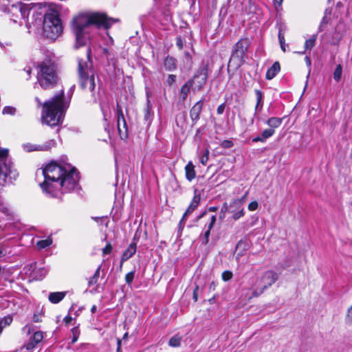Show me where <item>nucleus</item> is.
Instances as JSON below:
<instances>
[{"label": "nucleus", "instance_id": "nucleus-46", "mask_svg": "<svg viewBox=\"0 0 352 352\" xmlns=\"http://www.w3.org/2000/svg\"><path fill=\"white\" fill-rule=\"evenodd\" d=\"M265 290V289H263V287L261 286H260V287L258 289H253L252 295L250 298L259 296L264 292Z\"/></svg>", "mask_w": 352, "mask_h": 352}, {"label": "nucleus", "instance_id": "nucleus-5", "mask_svg": "<svg viewBox=\"0 0 352 352\" xmlns=\"http://www.w3.org/2000/svg\"><path fill=\"white\" fill-rule=\"evenodd\" d=\"M250 44V39L248 37H243L234 45L227 67L229 78L233 76L234 71L245 64Z\"/></svg>", "mask_w": 352, "mask_h": 352}, {"label": "nucleus", "instance_id": "nucleus-7", "mask_svg": "<svg viewBox=\"0 0 352 352\" xmlns=\"http://www.w3.org/2000/svg\"><path fill=\"white\" fill-rule=\"evenodd\" d=\"M43 34L47 38L54 41L63 31L60 13L54 8H50L44 14L43 23Z\"/></svg>", "mask_w": 352, "mask_h": 352}, {"label": "nucleus", "instance_id": "nucleus-56", "mask_svg": "<svg viewBox=\"0 0 352 352\" xmlns=\"http://www.w3.org/2000/svg\"><path fill=\"white\" fill-rule=\"evenodd\" d=\"M210 235V231L206 230L204 233V241H203V243L206 245L208 244L209 241V237Z\"/></svg>", "mask_w": 352, "mask_h": 352}, {"label": "nucleus", "instance_id": "nucleus-11", "mask_svg": "<svg viewBox=\"0 0 352 352\" xmlns=\"http://www.w3.org/2000/svg\"><path fill=\"white\" fill-rule=\"evenodd\" d=\"M278 274L275 272L268 270L265 272L261 278L256 279V284L261 286L263 289H266L274 284L278 280Z\"/></svg>", "mask_w": 352, "mask_h": 352}, {"label": "nucleus", "instance_id": "nucleus-24", "mask_svg": "<svg viewBox=\"0 0 352 352\" xmlns=\"http://www.w3.org/2000/svg\"><path fill=\"white\" fill-rule=\"evenodd\" d=\"M100 269H101V265H99L97 267V269L96 270L94 275L89 278V279L88 280V283H87L89 287L94 285L98 283V278L100 276Z\"/></svg>", "mask_w": 352, "mask_h": 352}, {"label": "nucleus", "instance_id": "nucleus-59", "mask_svg": "<svg viewBox=\"0 0 352 352\" xmlns=\"http://www.w3.org/2000/svg\"><path fill=\"white\" fill-rule=\"evenodd\" d=\"M248 195V192H246L245 194L242 197L237 199H239L241 201L242 205L243 204Z\"/></svg>", "mask_w": 352, "mask_h": 352}, {"label": "nucleus", "instance_id": "nucleus-45", "mask_svg": "<svg viewBox=\"0 0 352 352\" xmlns=\"http://www.w3.org/2000/svg\"><path fill=\"white\" fill-rule=\"evenodd\" d=\"M176 46L179 50H182L184 47V40L181 36H178L176 38Z\"/></svg>", "mask_w": 352, "mask_h": 352}, {"label": "nucleus", "instance_id": "nucleus-15", "mask_svg": "<svg viewBox=\"0 0 352 352\" xmlns=\"http://www.w3.org/2000/svg\"><path fill=\"white\" fill-rule=\"evenodd\" d=\"M136 250L137 243L135 242L131 243L128 248L122 253L121 262L123 263L132 257L135 254Z\"/></svg>", "mask_w": 352, "mask_h": 352}, {"label": "nucleus", "instance_id": "nucleus-64", "mask_svg": "<svg viewBox=\"0 0 352 352\" xmlns=\"http://www.w3.org/2000/svg\"><path fill=\"white\" fill-rule=\"evenodd\" d=\"M185 55H186V57H188L189 60L191 61V60H192L191 54L189 52H187L185 53Z\"/></svg>", "mask_w": 352, "mask_h": 352}, {"label": "nucleus", "instance_id": "nucleus-52", "mask_svg": "<svg viewBox=\"0 0 352 352\" xmlns=\"http://www.w3.org/2000/svg\"><path fill=\"white\" fill-rule=\"evenodd\" d=\"M346 320L347 322H352V305L351 307L348 309Z\"/></svg>", "mask_w": 352, "mask_h": 352}, {"label": "nucleus", "instance_id": "nucleus-4", "mask_svg": "<svg viewBox=\"0 0 352 352\" xmlns=\"http://www.w3.org/2000/svg\"><path fill=\"white\" fill-rule=\"evenodd\" d=\"M87 60L78 59V79L80 88L83 90L88 89L94 94L96 88L95 75L93 62L91 59V49H87Z\"/></svg>", "mask_w": 352, "mask_h": 352}, {"label": "nucleus", "instance_id": "nucleus-19", "mask_svg": "<svg viewBox=\"0 0 352 352\" xmlns=\"http://www.w3.org/2000/svg\"><path fill=\"white\" fill-rule=\"evenodd\" d=\"M67 292H51L49 294L48 300L53 304L60 302L66 296Z\"/></svg>", "mask_w": 352, "mask_h": 352}, {"label": "nucleus", "instance_id": "nucleus-31", "mask_svg": "<svg viewBox=\"0 0 352 352\" xmlns=\"http://www.w3.org/2000/svg\"><path fill=\"white\" fill-rule=\"evenodd\" d=\"M71 332L72 333V343L74 344L78 340L79 336L80 334L78 326L73 327L71 329Z\"/></svg>", "mask_w": 352, "mask_h": 352}, {"label": "nucleus", "instance_id": "nucleus-18", "mask_svg": "<svg viewBox=\"0 0 352 352\" xmlns=\"http://www.w3.org/2000/svg\"><path fill=\"white\" fill-rule=\"evenodd\" d=\"M280 65L279 62L276 61L273 63V65L267 69L265 78L267 80L273 79L280 72Z\"/></svg>", "mask_w": 352, "mask_h": 352}, {"label": "nucleus", "instance_id": "nucleus-13", "mask_svg": "<svg viewBox=\"0 0 352 352\" xmlns=\"http://www.w3.org/2000/svg\"><path fill=\"white\" fill-rule=\"evenodd\" d=\"M204 107V99L197 101L190 109V117L192 120V124L197 123L200 118V114Z\"/></svg>", "mask_w": 352, "mask_h": 352}, {"label": "nucleus", "instance_id": "nucleus-33", "mask_svg": "<svg viewBox=\"0 0 352 352\" xmlns=\"http://www.w3.org/2000/svg\"><path fill=\"white\" fill-rule=\"evenodd\" d=\"M233 277L232 272L230 270H225L221 274L222 280L224 281H228L231 280Z\"/></svg>", "mask_w": 352, "mask_h": 352}, {"label": "nucleus", "instance_id": "nucleus-3", "mask_svg": "<svg viewBox=\"0 0 352 352\" xmlns=\"http://www.w3.org/2000/svg\"><path fill=\"white\" fill-rule=\"evenodd\" d=\"M35 67L37 81L43 89H52L58 86L60 78L58 64L55 60L47 56L38 61Z\"/></svg>", "mask_w": 352, "mask_h": 352}, {"label": "nucleus", "instance_id": "nucleus-12", "mask_svg": "<svg viewBox=\"0 0 352 352\" xmlns=\"http://www.w3.org/2000/svg\"><path fill=\"white\" fill-rule=\"evenodd\" d=\"M201 195L197 189L194 190V196L188 205V208H186V211L183 214L179 225V226H182V224L187 219L188 217L193 212V211L199 206L201 202Z\"/></svg>", "mask_w": 352, "mask_h": 352}, {"label": "nucleus", "instance_id": "nucleus-1", "mask_svg": "<svg viewBox=\"0 0 352 352\" xmlns=\"http://www.w3.org/2000/svg\"><path fill=\"white\" fill-rule=\"evenodd\" d=\"M69 104L65 101V91L61 89L51 100L43 104L41 119L47 125L56 126L60 124Z\"/></svg>", "mask_w": 352, "mask_h": 352}, {"label": "nucleus", "instance_id": "nucleus-8", "mask_svg": "<svg viewBox=\"0 0 352 352\" xmlns=\"http://www.w3.org/2000/svg\"><path fill=\"white\" fill-rule=\"evenodd\" d=\"M43 175L45 179L61 180L63 178L71 177L75 182H79L80 173L74 166L67 170L65 166L56 162L52 161L43 168Z\"/></svg>", "mask_w": 352, "mask_h": 352}, {"label": "nucleus", "instance_id": "nucleus-43", "mask_svg": "<svg viewBox=\"0 0 352 352\" xmlns=\"http://www.w3.org/2000/svg\"><path fill=\"white\" fill-rule=\"evenodd\" d=\"M226 212H228L229 213L234 212V210L229 208V206H228L227 203L225 202L221 207V213L223 214V216H224Z\"/></svg>", "mask_w": 352, "mask_h": 352}, {"label": "nucleus", "instance_id": "nucleus-34", "mask_svg": "<svg viewBox=\"0 0 352 352\" xmlns=\"http://www.w3.org/2000/svg\"><path fill=\"white\" fill-rule=\"evenodd\" d=\"M232 219L234 221L239 220L240 218L243 217L245 215L244 208H241L238 211H235L234 212H232Z\"/></svg>", "mask_w": 352, "mask_h": 352}, {"label": "nucleus", "instance_id": "nucleus-21", "mask_svg": "<svg viewBox=\"0 0 352 352\" xmlns=\"http://www.w3.org/2000/svg\"><path fill=\"white\" fill-rule=\"evenodd\" d=\"M76 36L75 47L78 48L86 45V38L84 34V31H73Z\"/></svg>", "mask_w": 352, "mask_h": 352}, {"label": "nucleus", "instance_id": "nucleus-63", "mask_svg": "<svg viewBox=\"0 0 352 352\" xmlns=\"http://www.w3.org/2000/svg\"><path fill=\"white\" fill-rule=\"evenodd\" d=\"M259 136H260V138L261 139V142H265L266 141V140H267L266 138L263 137L262 133Z\"/></svg>", "mask_w": 352, "mask_h": 352}, {"label": "nucleus", "instance_id": "nucleus-44", "mask_svg": "<svg viewBox=\"0 0 352 352\" xmlns=\"http://www.w3.org/2000/svg\"><path fill=\"white\" fill-rule=\"evenodd\" d=\"M258 208V203L256 201H251L248 206V208L250 211H254L257 210Z\"/></svg>", "mask_w": 352, "mask_h": 352}, {"label": "nucleus", "instance_id": "nucleus-55", "mask_svg": "<svg viewBox=\"0 0 352 352\" xmlns=\"http://www.w3.org/2000/svg\"><path fill=\"white\" fill-rule=\"evenodd\" d=\"M198 290H199V286L196 285L195 289H193V294H192V298L195 302H197L198 300Z\"/></svg>", "mask_w": 352, "mask_h": 352}, {"label": "nucleus", "instance_id": "nucleus-49", "mask_svg": "<svg viewBox=\"0 0 352 352\" xmlns=\"http://www.w3.org/2000/svg\"><path fill=\"white\" fill-rule=\"evenodd\" d=\"M3 113L12 115L15 113V109L12 107H5L3 109Z\"/></svg>", "mask_w": 352, "mask_h": 352}, {"label": "nucleus", "instance_id": "nucleus-41", "mask_svg": "<svg viewBox=\"0 0 352 352\" xmlns=\"http://www.w3.org/2000/svg\"><path fill=\"white\" fill-rule=\"evenodd\" d=\"M233 142L230 140H224L221 143V146L224 148H230L233 146Z\"/></svg>", "mask_w": 352, "mask_h": 352}, {"label": "nucleus", "instance_id": "nucleus-50", "mask_svg": "<svg viewBox=\"0 0 352 352\" xmlns=\"http://www.w3.org/2000/svg\"><path fill=\"white\" fill-rule=\"evenodd\" d=\"M36 346V344L32 340L25 345V348L28 351L33 350Z\"/></svg>", "mask_w": 352, "mask_h": 352}, {"label": "nucleus", "instance_id": "nucleus-2", "mask_svg": "<svg viewBox=\"0 0 352 352\" xmlns=\"http://www.w3.org/2000/svg\"><path fill=\"white\" fill-rule=\"evenodd\" d=\"M119 21V19L109 17L104 12H95L89 14H79L73 19L72 31H84L86 28L90 25H94L98 29L103 28L108 30L113 23Z\"/></svg>", "mask_w": 352, "mask_h": 352}, {"label": "nucleus", "instance_id": "nucleus-16", "mask_svg": "<svg viewBox=\"0 0 352 352\" xmlns=\"http://www.w3.org/2000/svg\"><path fill=\"white\" fill-rule=\"evenodd\" d=\"M190 89H192V81L188 80L182 86L179 90V96L180 100L184 102L186 100Z\"/></svg>", "mask_w": 352, "mask_h": 352}, {"label": "nucleus", "instance_id": "nucleus-20", "mask_svg": "<svg viewBox=\"0 0 352 352\" xmlns=\"http://www.w3.org/2000/svg\"><path fill=\"white\" fill-rule=\"evenodd\" d=\"M256 99V103L254 107L255 114L256 113L257 111H261L263 109V93L262 91L259 89H255L254 90Z\"/></svg>", "mask_w": 352, "mask_h": 352}, {"label": "nucleus", "instance_id": "nucleus-61", "mask_svg": "<svg viewBox=\"0 0 352 352\" xmlns=\"http://www.w3.org/2000/svg\"><path fill=\"white\" fill-rule=\"evenodd\" d=\"M261 139L260 138V136H259V135H258V136H256V137H255V138H254L252 139V142H261Z\"/></svg>", "mask_w": 352, "mask_h": 352}, {"label": "nucleus", "instance_id": "nucleus-14", "mask_svg": "<svg viewBox=\"0 0 352 352\" xmlns=\"http://www.w3.org/2000/svg\"><path fill=\"white\" fill-rule=\"evenodd\" d=\"M278 27V38L280 43V49L283 52H286V44L285 38V33L287 30V26L285 23H280L277 24Z\"/></svg>", "mask_w": 352, "mask_h": 352}, {"label": "nucleus", "instance_id": "nucleus-10", "mask_svg": "<svg viewBox=\"0 0 352 352\" xmlns=\"http://www.w3.org/2000/svg\"><path fill=\"white\" fill-rule=\"evenodd\" d=\"M117 128L121 139L128 138V127L121 105L116 104Z\"/></svg>", "mask_w": 352, "mask_h": 352}, {"label": "nucleus", "instance_id": "nucleus-22", "mask_svg": "<svg viewBox=\"0 0 352 352\" xmlns=\"http://www.w3.org/2000/svg\"><path fill=\"white\" fill-rule=\"evenodd\" d=\"M164 65L166 70L173 71L176 69V59L172 56H168L164 60Z\"/></svg>", "mask_w": 352, "mask_h": 352}, {"label": "nucleus", "instance_id": "nucleus-36", "mask_svg": "<svg viewBox=\"0 0 352 352\" xmlns=\"http://www.w3.org/2000/svg\"><path fill=\"white\" fill-rule=\"evenodd\" d=\"M44 316V314L42 311L34 313L32 316V320L34 322H42V317Z\"/></svg>", "mask_w": 352, "mask_h": 352}, {"label": "nucleus", "instance_id": "nucleus-42", "mask_svg": "<svg viewBox=\"0 0 352 352\" xmlns=\"http://www.w3.org/2000/svg\"><path fill=\"white\" fill-rule=\"evenodd\" d=\"M275 133V130L273 129H266L263 132V136L265 137L266 139L272 137Z\"/></svg>", "mask_w": 352, "mask_h": 352}, {"label": "nucleus", "instance_id": "nucleus-38", "mask_svg": "<svg viewBox=\"0 0 352 352\" xmlns=\"http://www.w3.org/2000/svg\"><path fill=\"white\" fill-rule=\"evenodd\" d=\"M112 250H113V247H112V245L111 244V243H107L106 244V245L104 246V248H103L102 250V255L104 256V255L110 254L112 252Z\"/></svg>", "mask_w": 352, "mask_h": 352}, {"label": "nucleus", "instance_id": "nucleus-58", "mask_svg": "<svg viewBox=\"0 0 352 352\" xmlns=\"http://www.w3.org/2000/svg\"><path fill=\"white\" fill-rule=\"evenodd\" d=\"M117 352H122L121 350V340L120 338L117 339Z\"/></svg>", "mask_w": 352, "mask_h": 352}, {"label": "nucleus", "instance_id": "nucleus-17", "mask_svg": "<svg viewBox=\"0 0 352 352\" xmlns=\"http://www.w3.org/2000/svg\"><path fill=\"white\" fill-rule=\"evenodd\" d=\"M185 176L188 182L192 181L196 177L195 166L191 161H189L185 166Z\"/></svg>", "mask_w": 352, "mask_h": 352}, {"label": "nucleus", "instance_id": "nucleus-29", "mask_svg": "<svg viewBox=\"0 0 352 352\" xmlns=\"http://www.w3.org/2000/svg\"><path fill=\"white\" fill-rule=\"evenodd\" d=\"M342 74V67L340 64L338 65L333 72V79L336 82H339L341 79Z\"/></svg>", "mask_w": 352, "mask_h": 352}, {"label": "nucleus", "instance_id": "nucleus-60", "mask_svg": "<svg viewBox=\"0 0 352 352\" xmlns=\"http://www.w3.org/2000/svg\"><path fill=\"white\" fill-rule=\"evenodd\" d=\"M305 60L306 63H307L309 66H310V65H311V59H310V58H309V56H306V57L305 58Z\"/></svg>", "mask_w": 352, "mask_h": 352}, {"label": "nucleus", "instance_id": "nucleus-39", "mask_svg": "<svg viewBox=\"0 0 352 352\" xmlns=\"http://www.w3.org/2000/svg\"><path fill=\"white\" fill-rule=\"evenodd\" d=\"M175 81H176V76L174 74H168L165 83L167 86L171 87Z\"/></svg>", "mask_w": 352, "mask_h": 352}, {"label": "nucleus", "instance_id": "nucleus-48", "mask_svg": "<svg viewBox=\"0 0 352 352\" xmlns=\"http://www.w3.org/2000/svg\"><path fill=\"white\" fill-rule=\"evenodd\" d=\"M216 220H217L216 215H212L210 217V223L208 225L207 230L211 231V230L212 229V228H213V226H214V223L216 222Z\"/></svg>", "mask_w": 352, "mask_h": 352}, {"label": "nucleus", "instance_id": "nucleus-57", "mask_svg": "<svg viewBox=\"0 0 352 352\" xmlns=\"http://www.w3.org/2000/svg\"><path fill=\"white\" fill-rule=\"evenodd\" d=\"M73 318L71 316L67 315L63 318V321L65 323V325H69L72 321Z\"/></svg>", "mask_w": 352, "mask_h": 352}, {"label": "nucleus", "instance_id": "nucleus-53", "mask_svg": "<svg viewBox=\"0 0 352 352\" xmlns=\"http://www.w3.org/2000/svg\"><path fill=\"white\" fill-rule=\"evenodd\" d=\"M225 108H226V104L224 102L221 104L220 105H219L217 109V114H219V115L223 114L224 112Z\"/></svg>", "mask_w": 352, "mask_h": 352}, {"label": "nucleus", "instance_id": "nucleus-51", "mask_svg": "<svg viewBox=\"0 0 352 352\" xmlns=\"http://www.w3.org/2000/svg\"><path fill=\"white\" fill-rule=\"evenodd\" d=\"M248 244L245 241L241 239L236 244V248H242L243 250H245L247 248Z\"/></svg>", "mask_w": 352, "mask_h": 352}, {"label": "nucleus", "instance_id": "nucleus-62", "mask_svg": "<svg viewBox=\"0 0 352 352\" xmlns=\"http://www.w3.org/2000/svg\"><path fill=\"white\" fill-rule=\"evenodd\" d=\"M96 309H97L96 306L95 305H94L91 307V312L92 314H94V313L96 311Z\"/></svg>", "mask_w": 352, "mask_h": 352}, {"label": "nucleus", "instance_id": "nucleus-47", "mask_svg": "<svg viewBox=\"0 0 352 352\" xmlns=\"http://www.w3.org/2000/svg\"><path fill=\"white\" fill-rule=\"evenodd\" d=\"M8 149L0 148V160H6L8 156Z\"/></svg>", "mask_w": 352, "mask_h": 352}, {"label": "nucleus", "instance_id": "nucleus-54", "mask_svg": "<svg viewBox=\"0 0 352 352\" xmlns=\"http://www.w3.org/2000/svg\"><path fill=\"white\" fill-rule=\"evenodd\" d=\"M6 178L7 173L2 170V168L0 166V181L2 180L5 183L6 181Z\"/></svg>", "mask_w": 352, "mask_h": 352}, {"label": "nucleus", "instance_id": "nucleus-35", "mask_svg": "<svg viewBox=\"0 0 352 352\" xmlns=\"http://www.w3.org/2000/svg\"><path fill=\"white\" fill-rule=\"evenodd\" d=\"M12 322V318L11 316H6L0 320V323L4 329L7 326L10 325Z\"/></svg>", "mask_w": 352, "mask_h": 352}, {"label": "nucleus", "instance_id": "nucleus-40", "mask_svg": "<svg viewBox=\"0 0 352 352\" xmlns=\"http://www.w3.org/2000/svg\"><path fill=\"white\" fill-rule=\"evenodd\" d=\"M218 210V207L217 206H210L208 208L207 210L203 212L201 214H200L197 218V220H199L201 219V218H203L207 213V211H209V212H217Z\"/></svg>", "mask_w": 352, "mask_h": 352}, {"label": "nucleus", "instance_id": "nucleus-28", "mask_svg": "<svg viewBox=\"0 0 352 352\" xmlns=\"http://www.w3.org/2000/svg\"><path fill=\"white\" fill-rule=\"evenodd\" d=\"M43 339V333L41 331H37L34 333L31 340L35 343L36 345L40 343Z\"/></svg>", "mask_w": 352, "mask_h": 352}, {"label": "nucleus", "instance_id": "nucleus-37", "mask_svg": "<svg viewBox=\"0 0 352 352\" xmlns=\"http://www.w3.org/2000/svg\"><path fill=\"white\" fill-rule=\"evenodd\" d=\"M134 277H135V272L134 271L129 272L125 275V281L128 285H130L132 283V282L134 279Z\"/></svg>", "mask_w": 352, "mask_h": 352}, {"label": "nucleus", "instance_id": "nucleus-27", "mask_svg": "<svg viewBox=\"0 0 352 352\" xmlns=\"http://www.w3.org/2000/svg\"><path fill=\"white\" fill-rule=\"evenodd\" d=\"M52 243V239L50 237L40 240L36 243V246L38 249L42 250L44 249L48 246H50Z\"/></svg>", "mask_w": 352, "mask_h": 352}, {"label": "nucleus", "instance_id": "nucleus-9", "mask_svg": "<svg viewBox=\"0 0 352 352\" xmlns=\"http://www.w3.org/2000/svg\"><path fill=\"white\" fill-rule=\"evenodd\" d=\"M209 76V64L203 63L195 72L192 78L188 80L192 81V91L198 92L204 89Z\"/></svg>", "mask_w": 352, "mask_h": 352}, {"label": "nucleus", "instance_id": "nucleus-6", "mask_svg": "<svg viewBox=\"0 0 352 352\" xmlns=\"http://www.w3.org/2000/svg\"><path fill=\"white\" fill-rule=\"evenodd\" d=\"M78 182L74 178H63L61 180L45 179L39 184L43 192L52 197H58L60 195L67 193L74 190Z\"/></svg>", "mask_w": 352, "mask_h": 352}, {"label": "nucleus", "instance_id": "nucleus-32", "mask_svg": "<svg viewBox=\"0 0 352 352\" xmlns=\"http://www.w3.org/2000/svg\"><path fill=\"white\" fill-rule=\"evenodd\" d=\"M210 151L208 148H206L204 153L200 157V163L205 166L207 164L209 160Z\"/></svg>", "mask_w": 352, "mask_h": 352}, {"label": "nucleus", "instance_id": "nucleus-25", "mask_svg": "<svg viewBox=\"0 0 352 352\" xmlns=\"http://www.w3.org/2000/svg\"><path fill=\"white\" fill-rule=\"evenodd\" d=\"M316 41V35H313L309 39H307L305 42V50L302 52H299V54H302L305 53V51L307 50L312 49L315 45Z\"/></svg>", "mask_w": 352, "mask_h": 352}, {"label": "nucleus", "instance_id": "nucleus-26", "mask_svg": "<svg viewBox=\"0 0 352 352\" xmlns=\"http://www.w3.org/2000/svg\"><path fill=\"white\" fill-rule=\"evenodd\" d=\"M181 341L182 337L177 334L169 339L168 345L172 347H179L181 345Z\"/></svg>", "mask_w": 352, "mask_h": 352}, {"label": "nucleus", "instance_id": "nucleus-30", "mask_svg": "<svg viewBox=\"0 0 352 352\" xmlns=\"http://www.w3.org/2000/svg\"><path fill=\"white\" fill-rule=\"evenodd\" d=\"M229 208L232 210H234V212L239 210L241 208H243V205L241 204V201L239 199H234L232 202H230L228 206Z\"/></svg>", "mask_w": 352, "mask_h": 352}, {"label": "nucleus", "instance_id": "nucleus-23", "mask_svg": "<svg viewBox=\"0 0 352 352\" xmlns=\"http://www.w3.org/2000/svg\"><path fill=\"white\" fill-rule=\"evenodd\" d=\"M283 120V118L272 117L267 120L266 123L270 127V129H274L281 125Z\"/></svg>", "mask_w": 352, "mask_h": 352}]
</instances>
